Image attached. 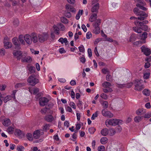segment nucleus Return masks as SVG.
Here are the masks:
<instances>
[{
    "label": "nucleus",
    "mask_w": 151,
    "mask_h": 151,
    "mask_svg": "<svg viewBox=\"0 0 151 151\" xmlns=\"http://www.w3.org/2000/svg\"><path fill=\"white\" fill-rule=\"evenodd\" d=\"M73 109H75L76 108L75 104L73 102H70L69 104Z\"/></svg>",
    "instance_id": "63"
},
{
    "label": "nucleus",
    "mask_w": 151,
    "mask_h": 151,
    "mask_svg": "<svg viewBox=\"0 0 151 151\" xmlns=\"http://www.w3.org/2000/svg\"><path fill=\"white\" fill-rule=\"evenodd\" d=\"M141 48L142 49V52H143L144 54L146 56H148L150 55L151 53V50L147 48H146L142 46Z\"/></svg>",
    "instance_id": "12"
},
{
    "label": "nucleus",
    "mask_w": 151,
    "mask_h": 151,
    "mask_svg": "<svg viewBox=\"0 0 151 151\" xmlns=\"http://www.w3.org/2000/svg\"><path fill=\"white\" fill-rule=\"evenodd\" d=\"M45 119L46 121L51 122L53 120L54 118L51 115H49L46 116L45 118Z\"/></svg>",
    "instance_id": "20"
},
{
    "label": "nucleus",
    "mask_w": 151,
    "mask_h": 151,
    "mask_svg": "<svg viewBox=\"0 0 151 151\" xmlns=\"http://www.w3.org/2000/svg\"><path fill=\"white\" fill-rule=\"evenodd\" d=\"M135 1L137 3V4H136L137 6L144 11H146L147 10V8L144 7V6L145 5V4L143 0H136Z\"/></svg>",
    "instance_id": "7"
},
{
    "label": "nucleus",
    "mask_w": 151,
    "mask_h": 151,
    "mask_svg": "<svg viewBox=\"0 0 151 151\" xmlns=\"http://www.w3.org/2000/svg\"><path fill=\"white\" fill-rule=\"evenodd\" d=\"M133 11L134 13L137 16H139L138 17H132L130 18L131 19H138L140 21L144 20L147 17L148 15L145 12L141 11L137 8H135L134 9Z\"/></svg>",
    "instance_id": "2"
},
{
    "label": "nucleus",
    "mask_w": 151,
    "mask_h": 151,
    "mask_svg": "<svg viewBox=\"0 0 151 151\" xmlns=\"http://www.w3.org/2000/svg\"><path fill=\"white\" fill-rule=\"evenodd\" d=\"M102 106L105 109L107 108L108 106V102L106 101H104L102 104Z\"/></svg>",
    "instance_id": "46"
},
{
    "label": "nucleus",
    "mask_w": 151,
    "mask_h": 151,
    "mask_svg": "<svg viewBox=\"0 0 151 151\" xmlns=\"http://www.w3.org/2000/svg\"><path fill=\"white\" fill-rule=\"evenodd\" d=\"M25 83H19L16 84L15 87L16 88L22 87V86H24Z\"/></svg>",
    "instance_id": "39"
},
{
    "label": "nucleus",
    "mask_w": 151,
    "mask_h": 151,
    "mask_svg": "<svg viewBox=\"0 0 151 151\" xmlns=\"http://www.w3.org/2000/svg\"><path fill=\"white\" fill-rule=\"evenodd\" d=\"M49 127L50 125L49 124H45L43 128V130L47 131V130L49 129Z\"/></svg>",
    "instance_id": "47"
},
{
    "label": "nucleus",
    "mask_w": 151,
    "mask_h": 151,
    "mask_svg": "<svg viewBox=\"0 0 151 151\" xmlns=\"http://www.w3.org/2000/svg\"><path fill=\"white\" fill-rule=\"evenodd\" d=\"M142 119L141 117L139 116H136L134 119L135 122H139Z\"/></svg>",
    "instance_id": "41"
},
{
    "label": "nucleus",
    "mask_w": 151,
    "mask_h": 151,
    "mask_svg": "<svg viewBox=\"0 0 151 151\" xmlns=\"http://www.w3.org/2000/svg\"><path fill=\"white\" fill-rule=\"evenodd\" d=\"M13 24L15 27H17L19 24V22L18 19H16L13 21Z\"/></svg>",
    "instance_id": "40"
},
{
    "label": "nucleus",
    "mask_w": 151,
    "mask_h": 151,
    "mask_svg": "<svg viewBox=\"0 0 151 151\" xmlns=\"http://www.w3.org/2000/svg\"><path fill=\"white\" fill-rule=\"evenodd\" d=\"M92 36V34L90 32H88L86 33V37L87 39H89Z\"/></svg>",
    "instance_id": "59"
},
{
    "label": "nucleus",
    "mask_w": 151,
    "mask_h": 151,
    "mask_svg": "<svg viewBox=\"0 0 151 151\" xmlns=\"http://www.w3.org/2000/svg\"><path fill=\"white\" fill-rule=\"evenodd\" d=\"M3 124L5 126L7 127L11 124V121L9 119H6L3 120Z\"/></svg>",
    "instance_id": "17"
},
{
    "label": "nucleus",
    "mask_w": 151,
    "mask_h": 151,
    "mask_svg": "<svg viewBox=\"0 0 151 151\" xmlns=\"http://www.w3.org/2000/svg\"><path fill=\"white\" fill-rule=\"evenodd\" d=\"M23 38L25 42H26L27 44L29 45H31L32 42L35 43L38 42L37 35L34 32L32 33L30 35L26 34Z\"/></svg>",
    "instance_id": "1"
},
{
    "label": "nucleus",
    "mask_w": 151,
    "mask_h": 151,
    "mask_svg": "<svg viewBox=\"0 0 151 151\" xmlns=\"http://www.w3.org/2000/svg\"><path fill=\"white\" fill-rule=\"evenodd\" d=\"M122 122V121L121 120L116 119H108L106 120L105 124L107 126L108 125L116 126L121 124Z\"/></svg>",
    "instance_id": "3"
},
{
    "label": "nucleus",
    "mask_w": 151,
    "mask_h": 151,
    "mask_svg": "<svg viewBox=\"0 0 151 151\" xmlns=\"http://www.w3.org/2000/svg\"><path fill=\"white\" fill-rule=\"evenodd\" d=\"M150 73H146L144 74L143 78L145 79H147L149 78Z\"/></svg>",
    "instance_id": "52"
},
{
    "label": "nucleus",
    "mask_w": 151,
    "mask_h": 151,
    "mask_svg": "<svg viewBox=\"0 0 151 151\" xmlns=\"http://www.w3.org/2000/svg\"><path fill=\"white\" fill-rule=\"evenodd\" d=\"M61 20L62 22L64 24H66L68 23L67 19L65 17H63L61 18Z\"/></svg>",
    "instance_id": "51"
},
{
    "label": "nucleus",
    "mask_w": 151,
    "mask_h": 151,
    "mask_svg": "<svg viewBox=\"0 0 151 151\" xmlns=\"http://www.w3.org/2000/svg\"><path fill=\"white\" fill-rule=\"evenodd\" d=\"M147 33L146 32H144L142 35H140L141 39L145 40L147 37Z\"/></svg>",
    "instance_id": "36"
},
{
    "label": "nucleus",
    "mask_w": 151,
    "mask_h": 151,
    "mask_svg": "<svg viewBox=\"0 0 151 151\" xmlns=\"http://www.w3.org/2000/svg\"><path fill=\"white\" fill-rule=\"evenodd\" d=\"M4 46L5 48L9 49L12 47V44L11 42H6L5 41H4Z\"/></svg>",
    "instance_id": "19"
},
{
    "label": "nucleus",
    "mask_w": 151,
    "mask_h": 151,
    "mask_svg": "<svg viewBox=\"0 0 151 151\" xmlns=\"http://www.w3.org/2000/svg\"><path fill=\"white\" fill-rule=\"evenodd\" d=\"M48 99L45 97H42L39 99V104L42 106H44L48 102Z\"/></svg>",
    "instance_id": "11"
},
{
    "label": "nucleus",
    "mask_w": 151,
    "mask_h": 151,
    "mask_svg": "<svg viewBox=\"0 0 151 151\" xmlns=\"http://www.w3.org/2000/svg\"><path fill=\"white\" fill-rule=\"evenodd\" d=\"M27 81L30 85L33 86H34L39 82L38 80L36 78V76L34 74L29 76L27 80Z\"/></svg>",
    "instance_id": "4"
},
{
    "label": "nucleus",
    "mask_w": 151,
    "mask_h": 151,
    "mask_svg": "<svg viewBox=\"0 0 151 151\" xmlns=\"http://www.w3.org/2000/svg\"><path fill=\"white\" fill-rule=\"evenodd\" d=\"M97 150L98 151H105V147L104 146H100L98 147Z\"/></svg>",
    "instance_id": "44"
},
{
    "label": "nucleus",
    "mask_w": 151,
    "mask_h": 151,
    "mask_svg": "<svg viewBox=\"0 0 151 151\" xmlns=\"http://www.w3.org/2000/svg\"><path fill=\"white\" fill-rule=\"evenodd\" d=\"M97 112H98V111H97L96 112H95L94 114H93V115H92V116L91 118V119L92 120H94L96 117H97V116H98Z\"/></svg>",
    "instance_id": "58"
},
{
    "label": "nucleus",
    "mask_w": 151,
    "mask_h": 151,
    "mask_svg": "<svg viewBox=\"0 0 151 151\" xmlns=\"http://www.w3.org/2000/svg\"><path fill=\"white\" fill-rule=\"evenodd\" d=\"M102 40V39L100 38H98L96 39L94 42V44L96 45L99 42Z\"/></svg>",
    "instance_id": "64"
},
{
    "label": "nucleus",
    "mask_w": 151,
    "mask_h": 151,
    "mask_svg": "<svg viewBox=\"0 0 151 151\" xmlns=\"http://www.w3.org/2000/svg\"><path fill=\"white\" fill-rule=\"evenodd\" d=\"M12 98V97L10 95H7L4 98V103H6L7 101L11 99Z\"/></svg>",
    "instance_id": "33"
},
{
    "label": "nucleus",
    "mask_w": 151,
    "mask_h": 151,
    "mask_svg": "<svg viewBox=\"0 0 151 151\" xmlns=\"http://www.w3.org/2000/svg\"><path fill=\"white\" fill-rule=\"evenodd\" d=\"M44 132L42 130H37L35 131L33 133L34 138L35 139L39 138L41 135L44 134Z\"/></svg>",
    "instance_id": "9"
},
{
    "label": "nucleus",
    "mask_w": 151,
    "mask_h": 151,
    "mask_svg": "<svg viewBox=\"0 0 151 151\" xmlns=\"http://www.w3.org/2000/svg\"><path fill=\"white\" fill-rule=\"evenodd\" d=\"M88 56L90 58L92 56V52L90 48H88Z\"/></svg>",
    "instance_id": "61"
},
{
    "label": "nucleus",
    "mask_w": 151,
    "mask_h": 151,
    "mask_svg": "<svg viewBox=\"0 0 151 151\" xmlns=\"http://www.w3.org/2000/svg\"><path fill=\"white\" fill-rule=\"evenodd\" d=\"M100 96L102 98L105 100L107 99L108 98V96L107 95L104 93H101L100 95Z\"/></svg>",
    "instance_id": "56"
},
{
    "label": "nucleus",
    "mask_w": 151,
    "mask_h": 151,
    "mask_svg": "<svg viewBox=\"0 0 151 151\" xmlns=\"http://www.w3.org/2000/svg\"><path fill=\"white\" fill-rule=\"evenodd\" d=\"M13 43L15 45L16 48L19 49L20 48V44L19 43L17 38L16 37H14L12 40Z\"/></svg>",
    "instance_id": "13"
},
{
    "label": "nucleus",
    "mask_w": 151,
    "mask_h": 151,
    "mask_svg": "<svg viewBox=\"0 0 151 151\" xmlns=\"http://www.w3.org/2000/svg\"><path fill=\"white\" fill-rule=\"evenodd\" d=\"M143 81L141 80H137L135 81V89L140 91L142 90L144 87H143Z\"/></svg>",
    "instance_id": "6"
},
{
    "label": "nucleus",
    "mask_w": 151,
    "mask_h": 151,
    "mask_svg": "<svg viewBox=\"0 0 151 151\" xmlns=\"http://www.w3.org/2000/svg\"><path fill=\"white\" fill-rule=\"evenodd\" d=\"M114 101L116 103H120L122 102V101L121 99L118 98L114 100Z\"/></svg>",
    "instance_id": "57"
},
{
    "label": "nucleus",
    "mask_w": 151,
    "mask_h": 151,
    "mask_svg": "<svg viewBox=\"0 0 151 151\" xmlns=\"http://www.w3.org/2000/svg\"><path fill=\"white\" fill-rule=\"evenodd\" d=\"M101 112L102 115L104 116L110 118L112 117L113 116V114L112 113L109 111H106L105 109L102 110Z\"/></svg>",
    "instance_id": "10"
},
{
    "label": "nucleus",
    "mask_w": 151,
    "mask_h": 151,
    "mask_svg": "<svg viewBox=\"0 0 151 151\" xmlns=\"http://www.w3.org/2000/svg\"><path fill=\"white\" fill-rule=\"evenodd\" d=\"M66 9L67 10L73 12H76L75 9L69 4L66 5Z\"/></svg>",
    "instance_id": "18"
},
{
    "label": "nucleus",
    "mask_w": 151,
    "mask_h": 151,
    "mask_svg": "<svg viewBox=\"0 0 151 151\" xmlns=\"http://www.w3.org/2000/svg\"><path fill=\"white\" fill-rule=\"evenodd\" d=\"M49 109L47 108H44L42 109L41 110V112L42 114H45L47 112Z\"/></svg>",
    "instance_id": "45"
},
{
    "label": "nucleus",
    "mask_w": 151,
    "mask_h": 151,
    "mask_svg": "<svg viewBox=\"0 0 151 151\" xmlns=\"http://www.w3.org/2000/svg\"><path fill=\"white\" fill-rule=\"evenodd\" d=\"M108 134L112 136L114 135L116 132V130L114 128H111L108 130Z\"/></svg>",
    "instance_id": "23"
},
{
    "label": "nucleus",
    "mask_w": 151,
    "mask_h": 151,
    "mask_svg": "<svg viewBox=\"0 0 151 151\" xmlns=\"http://www.w3.org/2000/svg\"><path fill=\"white\" fill-rule=\"evenodd\" d=\"M26 136L27 139L30 141H32L33 140V138L31 134L29 133H27L26 135Z\"/></svg>",
    "instance_id": "37"
},
{
    "label": "nucleus",
    "mask_w": 151,
    "mask_h": 151,
    "mask_svg": "<svg viewBox=\"0 0 151 151\" xmlns=\"http://www.w3.org/2000/svg\"><path fill=\"white\" fill-rule=\"evenodd\" d=\"M100 142L102 144H106L108 141V139L107 137H102L100 139Z\"/></svg>",
    "instance_id": "26"
},
{
    "label": "nucleus",
    "mask_w": 151,
    "mask_h": 151,
    "mask_svg": "<svg viewBox=\"0 0 151 151\" xmlns=\"http://www.w3.org/2000/svg\"><path fill=\"white\" fill-rule=\"evenodd\" d=\"M24 149V147L23 146H21L17 147V150L18 151H23Z\"/></svg>",
    "instance_id": "60"
},
{
    "label": "nucleus",
    "mask_w": 151,
    "mask_h": 151,
    "mask_svg": "<svg viewBox=\"0 0 151 151\" xmlns=\"http://www.w3.org/2000/svg\"><path fill=\"white\" fill-rule=\"evenodd\" d=\"M133 30L135 32L140 33L142 32V29L140 27H133Z\"/></svg>",
    "instance_id": "22"
},
{
    "label": "nucleus",
    "mask_w": 151,
    "mask_h": 151,
    "mask_svg": "<svg viewBox=\"0 0 151 151\" xmlns=\"http://www.w3.org/2000/svg\"><path fill=\"white\" fill-rule=\"evenodd\" d=\"M97 18V15L96 14L94 13L89 18V21L92 22Z\"/></svg>",
    "instance_id": "27"
},
{
    "label": "nucleus",
    "mask_w": 151,
    "mask_h": 151,
    "mask_svg": "<svg viewBox=\"0 0 151 151\" xmlns=\"http://www.w3.org/2000/svg\"><path fill=\"white\" fill-rule=\"evenodd\" d=\"M106 79L107 81L110 82L112 80L111 76L109 75V74L106 76Z\"/></svg>",
    "instance_id": "50"
},
{
    "label": "nucleus",
    "mask_w": 151,
    "mask_h": 151,
    "mask_svg": "<svg viewBox=\"0 0 151 151\" xmlns=\"http://www.w3.org/2000/svg\"><path fill=\"white\" fill-rule=\"evenodd\" d=\"M28 70L31 73H34L35 72V68L33 66H31L28 68Z\"/></svg>",
    "instance_id": "38"
},
{
    "label": "nucleus",
    "mask_w": 151,
    "mask_h": 151,
    "mask_svg": "<svg viewBox=\"0 0 151 151\" xmlns=\"http://www.w3.org/2000/svg\"><path fill=\"white\" fill-rule=\"evenodd\" d=\"M5 50L4 48L0 49V55L1 56H3L5 55Z\"/></svg>",
    "instance_id": "55"
},
{
    "label": "nucleus",
    "mask_w": 151,
    "mask_h": 151,
    "mask_svg": "<svg viewBox=\"0 0 151 151\" xmlns=\"http://www.w3.org/2000/svg\"><path fill=\"white\" fill-rule=\"evenodd\" d=\"M95 130L96 129L93 127H91L88 129L89 132L91 134L94 133Z\"/></svg>",
    "instance_id": "48"
},
{
    "label": "nucleus",
    "mask_w": 151,
    "mask_h": 151,
    "mask_svg": "<svg viewBox=\"0 0 151 151\" xmlns=\"http://www.w3.org/2000/svg\"><path fill=\"white\" fill-rule=\"evenodd\" d=\"M144 95L146 96H149L150 95V91L147 89H145L142 91Z\"/></svg>",
    "instance_id": "31"
},
{
    "label": "nucleus",
    "mask_w": 151,
    "mask_h": 151,
    "mask_svg": "<svg viewBox=\"0 0 151 151\" xmlns=\"http://www.w3.org/2000/svg\"><path fill=\"white\" fill-rule=\"evenodd\" d=\"M151 117V113L149 112L148 113L146 114H145L144 115V117L145 118H149Z\"/></svg>",
    "instance_id": "62"
},
{
    "label": "nucleus",
    "mask_w": 151,
    "mask_h": 151,
    "mask_svg": "<svg viewBox=\"0 0 151 151\" xmlns=\"http://www.w3.org/2000/svg\"><path fill=\"white\" fill-rule=\"evenodd\" d=\"M14 55L16 56L18 60L22 59V58H24V56L26 55V54H22L21 51H14L13 52Z\"/></svg>",
    "instance_id": "8"
},
{
    "label": "nucleus",
    "mask_w": 151,
    "mask_h": 151,
    "mask_svg": "<svg viewBox=\"0 0 151 151\" xmlns=\"http://www.w3.org/2000/svg\"><path fill=\"white\" fill-rule=\"evenodd\" d=\"M148 22V21L147 20H145L142 22H139L137 20H136L134 22V24L136 25H138L140 27H142L144 24H146Z\"/></svg>",
    "instance_id": "14"
},
{
    "label": "nucleus",
    "mask_w": 151,
    "mask_h": 151,
    "mask_svg": "<svg viewBox=\"0 0 151 151\" xmlns=\"http://www.w3.org/2000/svg\"><path fill=\"white\" fill-rule=\"evenodd\" d=\"M142 42L141 41H138L135 42L133 43L134 45L137 46H140L142 45Z\"/></svg>",
    "instance_id": "43"
},
{
    "label": "nucleus",
    "mask_w": 151,
    "mask_h": 151,
    "mask_svg": "<svg viewBox=\"0 0 151 151\" xmlns=\"http://www.w3.org/2000/svg\"><path fill=\"white\" fill-rule=\"evenodd\" d=\"M38 41L41 43H42L47 41L49 37V35L47 33H43L42 34H39L37 35Z\"/></svg>",
    "instance_id": "5"
},
{
    "label": "nucleus",
    "mask_w": 151,
    "mask_h": 151,
    "mask_svg": "<svg viewBox=\"0 0 151 151\" xmlns=\"http://www.w3.org/2000/svg\"><path fill=\"white\" fill-rule=\"evenodd\" d=\"M99 8V4L96 3L94 5L92 8L91 9V12H97Z\"/></svg>",
    "instance_id": "16"
},
{
    "label": "nucleus",
    "mask_w": 151,
    "mask_h": 151,
    "mask_svg": "<svg viewBox=\"0 0 151 151\" xmlns=\"http://www.w3.org/2000/svg\"><path fill=\"white\" fill-rule=\"evenodd\" d=\"M80 60L81 62L83 63H84L86 62V59L84 55H82L80 58Z\"/></svg>",
    "instance_id": "42"
},
{
    "label": "nucleus",
    "mask_w": 151,
    "mask_h": 151,
    "mask_svg": "<svg viewBox=\"0 0 151 151\" xmlns=\"http://www.w3.org/2000/svg\"><path fill=\"white\" fill-rule=\"evenodd\" d=\"M94 29H93V32L95 34H99L100 31V28L99 27H94Z\"/></svg>",
    "instance_id": "28"
},
{
    "label": "nucleus",
    "mask_w": 151,
    "mask_h": 151,
    "mask_svg": "<svg viewBox=\"0 0 151 151\" xmlns=\"http://www.w3.org/2000/svg\"><path fill=\"white\" fill-rule=\"evenodd\" d=\"M19 40L20 42L23 45H24L25 44V41H24L23 37L22 35H20L19 37Z\"/></svg>",
    "instance_id": "35"
},
{
    "label": "nucleus",
    "mask_w": 151,
    "mask_h": 151,
    "mask_svg": "<svg viewBox=\"0 0 151 151\" xmlns=\"http://www.w3.org/2000/svg\"><path fill=\"white\" fill-rule=\"evenodd\" d=\"M101 20L100 19H96L95 22L93 24V27H99L100 24Z\"/></svg>",
    "instance_id": "29"
},
{
    "label": "nucleus",
    "mask_w": 151,
    "mask_h": 151,
    "mask_svg": "<svg viewBox=\"0 0 151 151\" xmlns=\"http://www.w3.org/2000/svg\"><path fill=\"white\" fill-rule=\"evenodd\" d=\"M108 129L105 128L103 129L101 131V134L104 136H106L108 134Z\"/></svg>",
    "instance_id": "24"
},
{
    "label": "nucleus",
    "mask_w": 151,
    "mask_h": 151,
    "mask_svg": "<svg viewBox=\"0 0 151 151\" xmlns=\"http://www.w3.org/2000/svg\"><path fill=\"white\" fill-rule=\"evenodd\" d=\"M26 55L24 56V58H22L21 59L22 61L23 62H26L28 63H30L32 61V59L29 56L26 57Z\"/></svg>",
    "instance_id": "15"
},
{
    "label": "nucleus",
    "mask_w": 151,
    "mask_h": 151,
    "mask_svg": "<svg viewBox=\"0 0 151 151\" xmlns=\"http://www.w3.org/2000/svg\"><path fill=\"white\" fill-rule=\"evenodd\" d=\"M111 84L109 82L105 81L102 84V86L105 88H110L109 87L111 86Z\"/></svg>",
    "instance_id": "25"
},
{
    "label": "nucleus",
    "mask_w": 151,
    "mask_h": 151,
    "mask_svg": "<svg viewBox=\"0 0 151 151\" xmlns=\"http://www.w3.org/2000/svg\"><path fill=\"white\" fill-rule=\"evenodd\" d=\"M102 71L104 74H108L109 73V71L107 68L103 69L102 70Z\"/></svg>",
    "instance_id": "54"
},
{
    "label": "nucleus",
    "mask_w": 151,
    "mask_h": 151,
    "mask_svg": "<svg viewBox=\"0 0 151 151\" xmlns=\"http://www.w3.org/2000/svg\"><path fill=\"white\" fill-rule=\"evenodd\" d=\"M103 91L104 92L106 93H108L109 92H111L113 90L111 88H103Z\"/></svg>",
    "instance_id": "34"
},
{
    "label": "nucleus",
    "mask_w": 151,
    "mask_h": 151,
    "mask_svg": "<svg viewBox=\"0 0 151 151\" xmlns=\"http://www.w3.org/2000/svg\"><path fill=\"white\" fill-rule=\"evenodd\" d=\"M53 30L55 33L57 35L59 34V29L56 26L54 25L53 26Z\"/></svg>",
    "instance_id": "32"
},
{
    "label": "nucleus",
    "mask_w": 151,
    "mask_h": 151,
    "mask_svg": "<svg viewBox=\"0 0 151 151\" xmlns=\"http://www.w3.org/2000/svg\"><path fill=\"white\" fill-rule=\"evenodd\" d=\"M14 127L12 126H10L7 128V132L10 134H12L14 131Z\"/></svg>",
    "instance_id": "30"
},
{
    "label": "nucleus",
    "mask_w": 151,
    "mask_h": 151,
    "mask_svg": "<svg viewBox=\"0 0 151 151\" xmlns=\"http://www.w3.org/2000/svg\"><path fill=\"white\" fill-rule=\"evenodd\" d=\"M80 52H84L85 51V49L83 45H81L78 47Z\"/></svg>",
    "instance_id": "53"
},
{
    "label": "nucleus",
    "mask_w": 151,
    "mask_h": 151,
    "mask_svg": "<svg viewBox=\"0 0 151 151\" xmlns=\"http://www.w3.org/2000/svg\"><path fill=\"white\" fill-rule=\"evenodd\" d=\"M136 113L137 115L143 114V110L142 109H139L136 111Z\"/></svg>",
    "instance_id": "49"
},
{
    "label": "nucleus",
    "mask_w": 151,
    "mask_h": 151,
    "mask_svg": "<svg viewBox=\"0 0 151 151\" xmlns=\"http://www.w3.org/2000/svg\"><path fill=\"white\" fill-rule=\"evenodd\" d=\"M14 134L15 135L17 136H24L21 130L18 129L15 130Z\"/></svg>",
    "instance_id": "21"
}]
</instances>
